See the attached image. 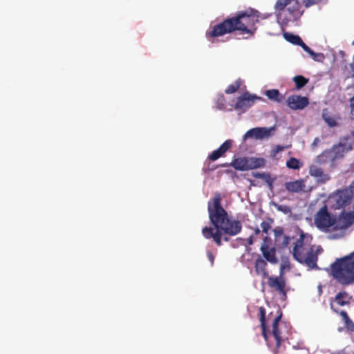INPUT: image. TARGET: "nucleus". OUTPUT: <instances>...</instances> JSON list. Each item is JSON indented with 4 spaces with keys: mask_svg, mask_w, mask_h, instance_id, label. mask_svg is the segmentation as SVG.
<instances>
[{
    "mask_svg": "<svg viewBox=\"0 0 354 354\" xmlns=\"http://www.w3.org/2000/svg\"><path fill=\"white\" fill-rule=\"evenodd\" d=\"M259 22V12L254 9L237 12L234 16L227 17L222 22L211 27L206 32L208 39L219 37L226 34L237 32L240 35L253 37L257 32V24Z\"/></svg>",
    "mask_w": 354,
    "mask_h": 354,
    "instance_id": "nucleus-1",
    "label": "nucleus"
},
{
    "mask_svg": "<svg viewBox=\"0 0 354 354\" xmlns=\"http://www.w3.org/2000/svg\"><path fill=\"white\" fill-rule=\"evenodd\" d=\"M209 221L214 230L220 229L230 234H238L242 230V224L239 220L231 219L227 211L221 205V196L216 193L207 204Z\"/></svg>",
    "mask_w": 354,
    "mask_h": 354,
    "instance_id": "nucleus-2",
    "label": "nucleus"
},
{
    "mask_svg": "<svg viewBox=\"0 0 354 354\" xmlns=\"http://www.w3.org/2000/svg\"><path fill=\"white\" fill-rule=\"evenodd\" d=\"M312 240L311 235L300 230L299 236L295 243L292 254L297 261L306 265L310 269H318L317 264L318 255L322 249L320 247L315 249L314 245H311Z\"/></svg>",
    "mask_w": 354,
    "mask_h": 354,
    "instance_id": "nucleus-3",
    "label": "nucleus"
},
{
    "mask_svg": "<svg viewBox=\"0 0 354 354\" xmlns=\"http://www.w3.org/2000/svg\"><path fill=\"white\" fill-rule=\"evenodd\" d=\"M330 275L342 286L353 284L354 252L342 258L337 259L330 265Z\"/></svg>",
    "mask_w": 354,
    "mask_h": 354,
    "instance_id": "nucleus-4",
    "label": "nucleus"
},
{
    "mask_svg": "<svg viewBox=\"0 0 354 354\" xmlns=\"http://www.w3.org/2000/svg\"><path fill=\"white\" fill-rule=\"evenodd\" d=\"M335 221V218L328 212L326 205H324L315 216V224L320 230L333 226Z\"/></svg>",
    "mask_w": 354,
    "mask_h": 354,
    "instance_id": "nucleus-5",
    "label": "nucleus"
},
{
    "mask_svg": "<svg viewBox=\"0 0 354 354\" xmlns=\"http://www.w3.org/2000/svg\"><path fill=\"white\" fill-rule=\"evenodd\" d=\"M286 7L290 13V17L286 19V22L300 16L301 6L299 0H278L275 4V9L279 11L283 10Z\"/></svg>",
    "mask_w": 354,
    "mask_h": 354,
    "instance_id": "nucleus-6",
    "label": "nucleus"
},
{
    "mask_svg": "<svg viewBox=\"0 0 354 354\" xmlns=\"http://www.w3.org/2000/svg\"><path fill=\"white\" fill-rule=\"evenodd\" d=\"M220 229L214 230L212 227L205 226L202 229L203 236L207 239H212L217 246L222 245V240L224 241H229L230 236H234L236 234H230L224 232Z\"/></svg>",
    "mask_w": 354,
    "mask_h": 354,
    "instance_id": "nucleus-7",
    "label": "nucleus"
},
{
    "mask_svg": "<svg viewBox=\"0 0 354 354\" xmlns=\"http://www.w3.org/2000/svg\"><path fill=\"white\" fill-rule=\"evenodd\" d=\"M283 266H281L280 275L279 277H269L268 279V284L270 288L279 292L283 298L287 297V291L286 290V279L283 277Z\"/></svg>",
    "mask_w": 354,
    "mask_h": 354,
    "instance_id": "nucleus-8",
    "label": "nucleus"
},
{
    "mask_svg": "<svg viewBox=\"0 0 354 354\" xmlns=\"http://www.w3.org/2000/svg\"><path fill=\"white\" fill-rule=\"evenodd\" d=\"M286 102L291 110H303L308 106L309 99L306 96L292 95L286 98Z\"/></svg>",
    "mask_w": 354,
    "mask_h": 354,
    "instance_id": "nucleus-9",
    "label": "nucleus"
},
{
    "mask_svg": "<svg viewBox=\"0 0 354 354\" xmlns=\"http://www.w3.org/2000/svg\"><path fill=\"white\" fill-rule=\"evenodd\" d=\"M330 199L334 202L335 209H340L348 205L351 201V195H348L346 190H337L330 196Z\"/></svg>",
    "mask_w": 354,
    "mask_h": 354,
    "instance_id": "nucleus-10",
    "label": "nucleus"
},
{
    "mask_svg": "<svg viewBox=\"0 0 354 354\" xmlns=\"http://www.w3.org/2000/svg\"><path fill=\"white\" fill-rule=\"evenodd\" d=\"M257 99H260V97L255 95H251L248 92L244 93L242 95L238 97L237 101L234 105V109L236 110L240 109L245 111L254 104L255 100Z\"/></svg>",
    "mask_w": 354,
    "mask_h": 354,
    "instance_id": "nucleus-11",
    "label": "nucleus"
},
{
    "mask_svg": "<svg viewBox=\"0 0 354 354\" xmlns=\"http://www.w3.org/2000/svg\"><path fill=\"white\" fill-rule=\"evenodd\" d=\"M266 237L263 242L261 243L260 250L261 254L265 259V261L270 263L271 264H277L279 262L278 258L277 257L276 252L277 250L274 247H271L266 243Z\"/></svg>",
    "mask_w": 354,
    "mask_h": 354,
    "instance_id": "nucleus-12",
    "label": "nucleus"
},
{
    "mask_svg": "<svg viewBox=\"0 0 354 354\" xmlns=\"http://www.w3.org/2000/svg\"><path fill=\"white\" fill-rule=\"evenodd\" d=\"M272 129H268L266 127H257L248 130L244 135V139L248 138H254L256 139H263L268 138L271 135Z\"/></svg>",
    "mask_w": 354,
    "mask_h": 354,
    "instance_id": "nucleus-13",
    "label": "nucleus"
},
{
    "mask_svg": "<svg viewBox=\"0 0 354 354\" xmlns=\"http://www.w3.org/2000/svg\"><path fill=\"white\" fill-rule=\"evenodd\" d=\"M309 174L314 177L317 183L322 184L326 183L330 178L328 174L324 172L322 168L315 165L310 166Z\"/></svg>",
    "mask_w": 354,
    "mask_h": 354,
    "instance_id": "nucleus-14",
    "label": "nucleus"
},
{
    "mask_svg": "<svg viewBox=\"0 0 354 354\" xmlns=\"http://www.w3.org/2000/svg\"><path fill=\"white\" fill-rule=\"evenodd\" d=\"M284 187L288 192L299 193L304 191L306 188V181L304 179H299L287 182L284 184Z\"/></svg>",
    "mask_w": 354,
    "mask_h": 354,
    "instance_id": "nucleus-15",
    "label": "nucleus"
},
{
    "mask_svg": "<svg viewBox=\"0 0 354 354\" xmlns=\"http://www.w3.org/2000/svg\"><path fill=\"white\" fill-rule=\"evenodd\" d=\"M232 145V141L231 140H225L218 149L213 151L211 154L209 155L208 158L212 161H215L220 157L223 156L224 153L231 148Z\"/></svg>",
    "mask_w": 354,
    "mask_h": 354,
    "instance_id": "nucleus-16",
    "label": "nucleus"
},
{
    "mask_svg": "<svg viewBox=\"0 0 354 354\" xmlns=\"http://www.w3.org/2000/svg\"><path fill=\"white\" fill-rule=\"evenodd\" d=\"M282 313H281L278 316H277L272 324V333L273 337H274L276 340V351H274V354H277L278 353V349L280 347L281 343L282 342V339L281 337V333L279 330L278 325L279 322L281 319Z\"/></svg>",
    "mask_w": 354,
    "mask_h": 354,
    "instance_id": "nucleus-17",
    "label": "nucleus"
},
{
    "mask_svg": "<svg viewBox=\"0 0 354 354\" xmlns=\"http://www.w3.org/2000/svg\"><path fill=\"white\" fill-rule=\"evenodd\" d=\"M267 262L261 256H259L254 261V270L257 275L261 276L263 279L268 277V272L266 269Z\"/></svg>",
    "mask_w": 354,
    "mask_h": 354,
    "instance_id": "nucleus-18",
    "label": "nucleus"
},
{
    "mask_svg": "<svg viewBox=\"0 0 354 354\" xmlns=\"http://www.w3.org/2000/svg\"><path fill=\"white\" fill-rule=\"evenodd\" d=\"M328 151L330 152L332 164H334L337 160L344 156L345 145L341 143L335 145L330 149H328Z\"/></svg>",
    "mask_w": 354,
    "mask_h": 354,
    "instance_id": "nucleus-19",
    "label": "nucleus"
},
{
    "mask_svg": "<svg viewBox=\"0 0 354 354\" xmlns=\"http://www.w3.org/2000/svg\"><path fill=\"white\" fill-rule=\"evenodd\" d=\"M236 170L239 171H248L250 170L248 158H239L233 160L230 164Z\"/></svg>",
    "mask_w": 354,
    "mask_h": 354,
    "instance_id": "nucleus-20",
    "label": "nucleus"
},
{
    "mask_svg": "<svg viewBox=\"0 0 354 354\" xmlns=\"http://www.w3.org/2000/svg\"><path fill=\"white\" fill-rule=\"evenodd\" d=\"M259 317L261 322V327L262 328V335L264 337L265 340H268V333H267V327L266 323V311L264 307L261 306L259 308Z\"/></svg>",
    "mask_w": 354,
    "mask_h": 354,
    "instance_id": "nucleus-21",
    "label": "nucleus"
},
{
    "mask_svg": "<svg viewBox=\"0 0 354 354\" xmlns=\"http://www.w3.org/2000/svg\"><path fill=\"white\" fill-rule=\"evenodd\" d=\"M251 175L256 178H261L269 186L270 189L272 188V184L274 179L272 178L271 176L268 173L265 172H252Z\"/></svg>",
    "mask_w": 354,
    "mask_h": 354,
    "instance_id": "nucleus-22",
    "label": "nucleus"
},
{
    "mask_svg": "<svg viewBox=\"0 0 354 354\" xmlns=\"http://www.w3.org/2000/svg\"><path fill=\"white\" fill-rule=\"evenodd\" d=\"M339 221H342V227H348L354 223V211L346 213H342L339 218Z\"/></svg>",
    "mask_w": 354,
    "mask_h": 354,
    "instance_id": "nucleus-23",
    "label": "nucleus"
},
{
    "mask_svg": "<svg viewBox=\"0 0 354 354\" xmlns=\"http://www.w3.org/2000/svg\"><path fill=\"white\" fill-rule=\"evenodd\" d=\"M250 170L263 167L266 165V160L263 158H248Z\"/></svg>",
    "mask_w": 354,
    "mask_h": 354,
    "instance_id": "nucleus-24",
    "label": "nucleus"
},
{
    "mask_svg": "<svg viewBox=\"0 0 354 354\" xmlns=\"http://www.w3.org/2000/svg\"><path fill=\"white\" fill-rule=\"evenodd\" d=\"M328 149L324 151L322 153L316 157V162L319 165H324L328 162H332L331 155Z\"/></svg>",
    "mask_w": 354,
    "mask_h": 354,
    "instance_id": "nucleus-25",
    "label": "nucleus"
},
{
    "mask_svg": "<svg viewBox=\"0 0 354 354\" xmlns=\"http://www.w3.org/2000/svg\"><path fill=\"white\" fill-rule=\"evenodd\" d=\"M322 118L330 127H334L337 124L336 119L330 115V113L327 109H323Z\"/></svg>",
    "mask_w": 354,
    "mask_h": 354,
    "instance_id": "nucleus-26",
    "label": "nucleus"
},
{
    "mask_svg": "<svg viewBox=\"0 0 354 354\" xmlns=\"http://www.w3.org/2000/svg\"><path fill=\"white\" fill-rule=\"evenodd\" d=\"M266 96L272 100L280 102L284 99L283 95L279 93V90H266Z\"/></svg>",
    "mask_w": 354,
    "mask_h": 354,
    "instance_id": "nucleus-27",
    "label": "nucleus"
},
{
    "mask_svg": "<svg viewBox=\"0 0 354 354\" xmlns=\"http://www.w3.org/2000/svg\"><path fill=\"white\" fill-rule=\"evenodd\" d=\"M283 37L285 39L292 44L298 45L301 41V37L298 35H294L290 32H286L283 33Z\"/></svg>",
    "mask_w": 354,
    "mask_h": 354,
    "instance_id": "nucleus-28",
    "label": "nucleus"
},
{
    "mask_svg": "<svg viewBox=\"0 0 354 354\" xmlns=\"http://www.w3.org/2000/svg\"><path fill=\"white\" fill-rule=\"evenodd\" d=\"M301 166V162H300V161L295 158L292 157L289 158L286 162V167L289 169H299Z\"/></svg>",
    "mask_w": 354,
    "mask_h": 354,
    "instance_id": "nucleus-29",
    "label": "nucleus"
},
{
    "mask_svg": "<svg viewBox=\"0 0 354 354\" xmlns=\"http://www.w3.org/2000/svg\"><path fill=\"white\" fill-rule=\"evenodd\" d=\"M293 80L295 83V86H296L297 88H301L308 82V79H307L301 75H297V76L294 77Z\"/></svg>",
    "mask_w": 354,
    "mask_h": 354,
    "instance_id": "nucleus-30",
    "label": "nucleus"
},
{
    "mask_svg": "<svg viewBox=\"0 0 354 354\" xmlns=\"http://www.w3.org/2000/svg\"><path fill=\"white\" fill-rule=\"evenodd\" d=\"M242 87H244L243 88H245V86L243 84V81L239 78L236 80L234 83L230 84L228 86V88H242Z\"/></svg>",
    "mask_w": 354,
    "mask_h": 354,
    "instance_id": "nucleus-31",
    "label": "nucleus"
},
{
    "mask_svg": "<svg viewBox=\"0 0 354 354\" xmlns=\"http://www.w3.org/2000/svg\"><path fill=\"white\" fill-rule=\"evenodd\" d=\"M342 190H346L348 195H351V198L353 199L354 196V180L351 182L348 187H346Z\"/></svg>",
    "mask_w": 354,
    "mask_h": 354,
    "instance_id": "nucleus-32",
    "label": "nucleus"
},
{
    "mask_svg": "<svg viewBox=\"0 0 354 354\" xmlns=\"http://www.w3.org/2000/svg\"><path fill=\"white\" fill-rule=\"evenodd\" d=\"M309 55L315 61H322L324 59V55L322 53H315L313 51V54H309Z\"/></svg>",
    "mask_w": 354,
    "mask_h": 354,
    "instance_id": "nucleus-33",
    "label": "nucleus"
},
{
    "mask_svg": "<svg viewBox=\"0 0 354 354\" xmlns=\"http://www.w3.org/2000/svg\"><path fill=\"white\" fill-rule=\"evenodd\" d=\"M346 295V292H340L339 293L337 294L336 297H335V300L337 301V303L340 305V306H344L345 304V302L341 301L342 298H343L344 296Z\"/></svg>",
    "mask_w": 354,
    "mask_h": 354,
    "instance_id": "nucleus-34",
    "label": "nucleus"
},
{
    "mask_svg": "<svg viewBox=\"0 0 354 354\" xmlns=\"http://www.w3.org/2000/svg\"><path fill=\"white\" fill-rule=\"evenodd\" d=\"M297 46H301L303 50L304 51H306V53H308V54H313V50L309 47L303 41L302 39H301L300 42H299V44H298Z\"/></svg>",
    "mask_w": 354,
    "mask_h": 354,
    "instance_id": "nucleus-35",
    "label": "nucleus"
},
{
    "mask_svg": "<svg viewBox=\"0 0 354 354\" xmlns=\"http://www.w3.org/2000/svg\"><path fill=\"white\" fill-rule=\"evenodd\" d=\"M291 240V238L289 236L283 235V240L281 243V245L282 248H286Z\"/></svg>",
    "mask_w": 354,
    "mask_h": 354,
    "instance_id": "nucleus-36",
    "label": "nucleus"
},
{
    "mask_svg": "<svg viewBox=\"0 0 354 354\" xmlns=\"http://www.w3.org/2000/svg\"><path fill=\"white\" fill-rule=\"evenodd\" d=\"M261 227L262 228V231L267 234L268 232V230H270V225L268 222H266V221H263L261 223Z\"/></svg>",
    "mask_w": 354,
    "mask_h": 354,
    "instance_id": "nucleus-37",
    "label": "nucleus"
},
{
    "mask_svg": "<svg viewBox=\"0 0 354 354\" xmlns=\"http://www.w3.org/2000/svg\"><path fill=\"white\" fill-rule=\"evenodd\" d=\"M351 118L354 120V96L350 100Z\"/></svg>",
    "mask_w": 354,
    "mask_h": 354,
    "instance_id": "nucleus-38",
    "label": "nucleus"
},
{
    "mask_svg": "<svg viewBox=\"0 0 354 354\" xmlns=\"http://www.w3.org/2000/svg\"><path fill=\"white\" fill-rule=\"evenodd\" d=\"M274 232L276 238L279 237V236H283V231L282 228H276Z\"/></svg>",
    "mask_w": 354,
    "mask_h": 354,
    "instance_id": "nucleus-39",
    "label": "nucleus"
},
{
    "mask_svg": "<svg viewBox=\"0 0 354 354\" xmlns=\"http://www.w3.org/2000/svg\"><path fill=\"white\" fill-rule=\"evenodd\" d=\"M207 258H208V259L209 260V261L211 263V265L213 266L214 261V254L212 253V252L207 251Z\"/></svg>",
    "mask_w": 354,
    "mask_h": 354,
    "instance_id": "nucleus-40",
    "label": "nucleus"
},
{
    "mask_svg": "<svg viewBox=\"0 0 354 354\" xmlns=\"http://www.w3.org/2000/svg\"><path fill=\"white\" fill-rule=\"evenodd\" d=\"M350 68H351V71H350L351 77H354V55H353V62H352V63L350 64Z\"/></svg>",
    "mask_w": 354,
    "mask_h": 354,
    "instance_id": "nucleus-41",
    "label": "nucleus"
},
{
    "mask_svg": "<svg viewBox=\"0 0 354 354\" xmlns=\"http://www.w3.org/2000/svg\"><path fill=\"white\" fill-rule=\"evenodd\" d=\"M341 316L345 319V321L347 322H351L347 313L345 311H342L340 313Z\"/></svg>",
    "mask_w": 354,
    "mask_h": 354,
    "instance_id": "nucleus-42",
    "label": "nucleus"
},
{
    "mask_svg": "<svg viewBox=\"0 0 354 354\" xmlns=\"http://www.w3.org/2000/svg\"><path fill=\"white\" fill-rule=\"evenodd\" d=\"M285 149V147L277 145L275 148V153H278L279 151H283Z\"/></svg>",
    "mask_w": 354,
    "mask_h": 354,
    "instance_id": "nucleus-43",
    "label": "nucleus"
},
{
    "mask_svg": "<svg viewBox=\"0 0 354 354\" xmlns=\"http://www.w3.org/2000/svg\"><path fill=\"white\" fill-rule=\"evenodd\" d=\"M315 2L313 0H306V6L309 7L313 5Z\"/></svg>",
    "mask_w": 354,
    "mask_h": 354,
    "instance_id": "nucleus-44",
    "label": "nucleus"
},
{
    "mask_svg": "<svg viewBox=\"0 0 354 354\" xmlns=\"http://www.w3.org/2000/svg\"><path fill=\"white\" fill-rule=\"evenodd\" d=\"M248 243L249 245H252L253 243V238L252 236H250L248 239Z\"/></svg>",
    "mask_w": 354,
    "mask_h": 354,
    "instance_id": "nucleus-45",
    "label": "nucleus"
},
{
    "mask_svg": "<svg viewBox=\"0 0 354 354\" xmlns=\"http://www.w3.org/2000/svg\"><path fill=\"white\" fill-rule=\"evenodd\" d=\"M236 90H234V89H232V90H225V92L227 93H232L234 92H235Z\"/></svg>",
    "mask_w": 354,
    "mask_h": 354,
    "instance_id": "nucleus-46",
    "label": "nucleus"
},
{
    "mask_svg": "<svg viewBox=\"0 0 354 354\" xmlns=\"http://www.w3.org/2000/svg\"><path fill=\"white\" fill-rule=\"evenodd\" d=\"M259 233H260V230H259L258 227H257V228L254 230V234H255L256 235H257V234H259Z\"/></svg>",
    "mask_w": 354,
    "mask_h": 354,
    "instance_id": "nucleus-47",
    "label": "nucleus"
},
{
    "mask_svg": "<svg viewBox=\"0 0 354 354\" xmlns=\"http://www.w3.org/2000/svg\"><path fill=\"white\" fill-rule=\"evenodd\" d=\"M351 134L352 137H353V139H354V130H353V131H351Z\"/></svg>",
    "mask_w": 354,
    "mask_h": 354,
    "instance_id": "nucleus-48",
    "label": "nucleus"
},
{
    "mask_svg": "<svg viewBox=\"0 0 354 354\" xmlns=\"http://www.w3.org/2000/svg\"><path fill=\"white\" fill-rule=\"evenodd\" d=\"M318 140V138H315L314 142H313V145H315L317 144V141Z\"/></svg>",
    "mask_w": 354,
    "mask_h": 354,
    "instance_id": "nucleus-49",
    "label": "nucleus"
},
{
    "mask_svg": "<svg viewBox=\"0 0 354 354\" xmlns=\"http://www.w3.org/2000/svg\"><path fill=\"white\" fill-rule=\"evenodd\" d=\"M353 354H354V353H353Z\"/></svg>",
    "mask_w": 354,
    "mask_h": 354,
    "instance_id": "nucleus-50",
    "label": "nucleus"
}]
</instances>
